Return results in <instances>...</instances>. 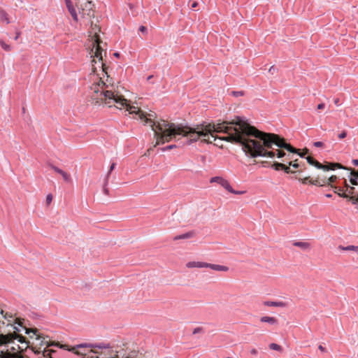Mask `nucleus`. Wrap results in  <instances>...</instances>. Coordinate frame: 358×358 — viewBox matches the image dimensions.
<instances>
[{
	"mask_svg": "<svg viewBox=\"0 0 358 358\" xmlns=\"http://www.w3.org/2000/svg\"><path fill=\"white\" fill-rule=\"evenodd\" d=\"M52 201V195L51 194H49L46 196V203L48 205H49Z\"/></svg>",
	"mask_w": 358,
	"mask_h": 358,
	"instance_id": "nucleus-36",
	"label": "nucleus"
},
{
	"mask_svg": "<svg viewBox=\"0 0 358 358\" xmlns=\"http://www.w3.org/2000/svg\"><path fill=\"white\" fill-rule=\"evenodd\" d=\"M76 5L79 9V13L81 14L83 17L85 15H87L89 17H91L93 15V6L94 4L91 1L89 0H76Z\"/></svg>",
	"mask_w": 358,
	"mask_h": 358,
	"instance_id": "nucleus-7",
	"label": "nucleus"
},
{
	"mask_svg": "<svg viewBox=\"0 0 358 358\" xmlns=\"http://www.w3.org/2000/svg\"><path fill=\"white\" fill-rule=\"evenodd\" d=\"M281 169H282L287 173H294V171L290 170L289 167L285 166V164H282V167Z\"/></svg>",
	"mask_w": 358,
	"mask_h": 358,
	"instance_id": "nucleus-33",
	"label": "nucleus"
},
{
	"mask_svg": "<svg viewBox=\"0 0 358 358\" xmlns=\"http://www.w3.org/2000/svg\"><path fill=\"white\" fill-rule=\"evenodd\" d=\"M306 159L307 160V162L310 165L314 166L315 167L317 168V164H319V162H317V160L314 159L313 157H311L310 156L307 157Z\"/></svg>",
	"mask_w": 358,
	"mask_h": 358,
	"instance_id": "nucleus-24",
	"label": "nucleus"
},
{
	"mask_svg": "<svg viewBox=\"0 0 358 358\" xmlns=\"http://www.w3.org/2000/svg\"><path fill=\"white\" fill-rule=\"evenodd\" d=\"M0 20L1 21L6 22V24L10 23V20L8 19L7 13L3 10H0Z\"/></svg>",
	"mask_w": 358,
	"mask_h": 358,
	"instance_id": "nucleus-21",
	"label": "nucleus"
},
{
	"mask_svg": "<svg viewBox=\"0 0 358 358\" xmlns=\"http://www.w3.org/2000/svg\"><path fill=\"white\" fill-rule=\"evenodd\" d=\"M152 78V76H148V80H150Z\"/></svg>",
	"mask_w": 358,
	"mask_h": 358,
	"instance_id": "nucleus-60",
	"label": "nucleus"
},
{
	"mask_svg": "<svg viewBox=\"0 0 358 358\" xmlns=\"http://www.w3.org/2000/svg\"><path fill=\"white\" fill-rule=\"evenodd\" d=\"M347 136V132L345 131H343L341 134H338V138L340 139H343Z\"/></svg>",
	"mask_w": 358,
	"mask_h": 358,
	"instance_id": "nucleus-39",
	"label": "nucleus"
},
{
	"mask_svg": "<svg viewBox=\"0 0 358 358\" xmlns=\"http://www.w3.org/2000/svg\"><path fill=\"white\" fill-rule=\"evenodd\" d=\"M231 94L234 96H243V92H242V91H233L231 92Z\"/></svg>",
	"mask_w": 358,
	"mask_h": 358,
	"instance_id": "nucleus-35",
	"label": "nucleus"
},
{
	"mask_svg": "<svg viewBox=\"0 0 358 358\" xmlns=\"http://www.w3.org/2000/svg\"><path fill=\"white\" fill-rule=\"evenodd\" d=\"M114 56L118 57L120 56V54L118 52H115Z\"/></svg>",
	"mask_w": 358,
	"mask_h": 358,
	"instance_id": "nucleus-58",
	"label": "nucleus"
},
{
	"mask_svg": "<svg viewBox=\"0 0 358 358\" xmlns=\"http://www.w3.org/2000/svg\"><path fill=\"white\" fill-rule=\"evenodd\" d=\"M262 166H266V162H262Z\"/></svg>",
	"mask_w": 358,
	"mask_h": 358,
	"instance_id": "nucleus-59",
	"label": "nucleus"
},
{
	"mask_svg": "<svg viewBox=\"0 0 358 358\" xmlns=\"http://www.w3.org/2000/svg\"><path fill=\"white\" fill-rule=\"evenodd\" d=\"M354 189H355V188H354L353 187H350V191H349V193H350V194H352V191L354 190Z\"/></svg>",
	"mask_w": 358,
	"mask_h": 358,
	"instance_id": "nucleus-57",
	"label": "nucleus"
},
{
	"mask_svg": "<svg viewBox=\"0 0 358 358\" xmlns=\"http://www.w3.org/2000/svg\"><path fill=\"white\" fill-rule=\"evenodd\" d=\"M218 131L225 133L227 136L219 138L232 143L239 144L245 155L251 158L267 157L274 158L275 145L278 148H284L292 153H297L298 150L287 143L278 135L266 133L251 126L242 117L237 116L231 122H222L218 124Z\"/></svg>",
	"mask_w": 358,
	"mask_h": 358,
	"instance_id": "nucleus-2",
	"label": "nucleus"
},
{
	"mask_svg": "<svg viewBox=\"0 0 358 358\" xmlns=\"http://www.w3.org/2000/svg\"><path fill=\"white\" fill-rule=\"evenodd\" d=\"M0 45L5 51L9 52L12 50L11 46L1 39H0Z\"/></svg>",
	"mask_w": 358,
	"mask_h": 358,
	"instance_id": "nucleus-23",
	"label": "nucleus"
},
{
	"mask_svg": "<svg viewBox=\"0 0 358 358\" xmlns=\"http://www.w3.org/2000/svg\"><path fill=\"white\" fill-rule=\"evenodd\" d=\"M20 34H21V32L20 31H17L15 36L14 37V40L17 41L19 38Z\"/></svg>",
	"mask_w": 358,
	"mask_h": 358,
	"instance_id": "nucleus-44",
	"label": "nucleus"
},
{
	"mask_svg": "<svg viewBox=\"0 0 358 358\" xmlns=\"http://www.w3.org/2000/svg\"><path fill=\"white\" fill-rule=\"evenodd\" d=\"M250 353L253 355H256L257 354V350L256 349L253 348L250 350Z\"/></svg>",
	"mask_w": 358,
	"mask_h": 358,
	"instance_id": "nucleus-48",
	"label": "nucleus"
},
{
	"mask_svg": "<svg viewBox=\"0 0 358 358\" xmlns=\"http://www.w3.org/2000/svg\"><path fill=\"white\" fill-rule=\"evenodd\" d=\"M176 147H177L176 145L173 144V145H168V146H166L165 148H162V150L163 152H165V151L169 150L171 149L175 148Z\"/></svg>",
	"mask_w": 358,
	"mask_h": 358,
	"instance_id": "nucleus-32",
	"label": "nucleus"
},
{
	"mask_svg": "<svg viewBox=\"0 0 358 358\" xmlns=\"http://www.w3.org/2000/svg\"><path fill=\"white\" fill-rule=\"evenodd\" d=\"M118 348V346H115V351H112L111 352L112 355L115 356V358H127V355L126 350L122 348H120V349Z\"/></svg>",
	"mask_w": 358,
	"mask_h": 358,
	"instance_id": "nucleus-12",
	"label": "nucleus"
},
{
	"mask_svg": "<svg viewBox=\"0 0 358 358\" xmlns=\"http://www.w3.org/2000/svg\"><path fill=\"white\" fill-rule=\"evenodd\" d=\"M270 349L281 352L282 350V347L276 343H271L269 345Z\"/></svg>",
	"mask_w": 358,
	"mask_h": 358,
	"instance_id": "nucleus-26",
	"label": "nucleus"
},
{
	"mask_svg": "<svg viewBox=\"0 0 358 358\" xmlns=\"http://www.w3.org/2000/svg\"><path fill=\"white\" fill-rule=\"evenodd\" d=\"M334 189V192L335 193H338V191H341V189L340 188H338L337 187H334V186H331Z\"/></svg>",
	"mask_w": 358,
	"mask_h": 358,
	"instance_id": "nucleus-52",
	"label": "nucleus"
},
{
	"mask_svg": "<svg viewBox=\"0 0 358 358\" xmlns=\"http://www.w3.org/2000/svg\"><path fill=\"white\" fill-rule=\"evenodd\" d=\"M260 320L262 322H267L271 324H277V320L273 317L264 316V317H262Z\"/></svg>",
	"mask_w": 358,
	"mask_h": 358,
	"instance_id": "nucleus-19",
	"label": "nucleus"
},
{
	"mask_svg": "<svg viewBox=\"0 0 358 358\" xmlns=\"http://www.w3.org/2000/svg\"><path fill=\"white\" fill-rule=\"evenodd\" d=\"M4 317H5L6 319H8V317H9V318H11V317H12V315H8L6 313V315L4 316Z\"/></svg>",
	"mask_w": 358,
	"mask_h": 358,
	"instance_id": "nucleus-56",
	"label": "nucleus"
},
{
	"mask_svg": "<svg viewBox=\"0 0 358 358\" xmlns=\"http://www.w3.org/2000/svg\"><path fill=\"white\" fill-rule=\"evenodd\" d=\"M289 165L295 169H297L300 166L299 164L296 163V161L294 162H289Z\"/></svg>",
	"mask_w": 358,
	"mask_h": 358,
	"instance_id": "nucleus-37",
	"label": "nucleus"
},
{
	"mask_svg": "<svg viewBox=\"0 0 358 358\" xmlns=\"http://www.w3.org/2000/svg\"><path fill=\"white\" fill-rule=\"evenodd\" d=\"M275 71V68L274 66H271L270 69H268V72L271 73V74H273Z\"/></svg>",
	"mask_w": 358,
	"mask_h": 358,
	"instance_id": "nucleus-45",
	"label": "nucleus"
},
{
	"mask_svg": "<svg viewBox=\"0 0 358 358\" xmlns=\"http://www.w3.org/2000/svg\"><path fill=\"white\" fill-rule=\"evenodd\" d=\"M195 234H196L194 231H188L183 234L175 236L173 238V240L176 241V240H180V239H187V238H193L195 236Z\"/></svg>",
	"mask_w": 358,
	"mask_h": 358,
	"instance_id": "nucleus-16",
	"label": "nucleus"
},
{
	"mask_svg": "<svg viewBox=\"0 0 358 358\" xmlns=\"http://www.w3.org/2000/svg\"><path fill=\"white\" fill-rule=\"evenodd\" d=\"M318 349L322 352H325V348L321 345L318 346Z\"/></svg>",
	"mask_w": 358,
	"mask_h": 358,
	"instance_id": "nucleus-51",
	"label": "nucleus"
},
{
	"mask_svg": "<svg viewBox=\"0 0 358 358\" xmlns=\"http://www.w3.org/2000/svg\"><path fill=\"white\" fill-rule=\"evenodd\" d=\"M115 166H116L115 163H114V162H113V163H112V164H111V165H110V169H109V171H108V173H107V176H106V178H108V179L110 174V173H111V172L115 169Z\"/></svg>",
	"mask_w": 358,
	"mask_h": 358,
	"instance_id": "nucleus-30",
	"label": "nucleus"
},
{
	"mask_svg": "<svg viewBox=\"0 0 358 358\" xmlns=\"http://www.w3.org/2000/svg\"><path fill=\"white\" fill-rule=\"evenodd\" d=\"M91 98L95 103H104L108 107H115L118 109L126 108L130 114L138 115L145 124L149 125L154 131L156 138L155 147L169 142L173 139L178 140V136L187 138V143L191 144L197 141L212 143L217 139L215 133L218 131V123L211 124L203 122L192 126L176 124L169 123L166 120L155 121V112L146 113L138 108L131 106L127 99L118 92L113 90V87H109L102 80L101 78H96L94 83L90 87Z\"/></svg>",
	"mask_w": 358,
	"mask_h": 358,
	"instance_id": "nucleus-1",
	"label": "nucleus"
},
{
	"mask_svg": "<svg viewBox=\"0 0 358 358\" xmlns=\"http://www.w3.org/2000/svg\"><path fill=\"white\" fill-rule=\"evenodd\" d=\"M201 330H202V329L200 327L195 328L193 331V334L200 333L201 331Z\"/></svg>",
	"mask_w": 358,
	"mask_h": 358,
	"instance_id": "nucleus-43",
	"label": "nucleus"
},
{
	"mask_svg": "<svg viewBox=\"0 0 358 358\" xmlns=\"http://www.w3.org/2000/svg\"><path fill=\"white\" fill-rule=\"evenodd\" d=\"M352 163L354 166H358V159H352Z\"/></svg>",
	"mask_w": 358,
	"mask_h": 358,
	"instance_id": "nucleus-49",
	"label": "nucleus"
},
{
	"mask_svg": "<svg viewBox=\"0 0 358 358\" xmlns=\"http://www.w3.org/2000/svg\"><path fill=\"white\" fill-rule=\"evenodd\" d=\"M324 106H325L324 103H321L317 105V108L318 110H321V109H323L324 108Z\"/></svg>",
	"mask_w": 358,
	"mask_h": 358,
	"instance_id": "nucleus-47",
	"label": "nucleus"
},
{
	"mask_svg": "<svg viewBox=\"0 0 358 358\" xmlns=\"http://www.w3.org/2000/svg\"><path fill=\"white\" fill-rule=\"evenodd\" d=\"M307 152H308V150H306L305 153H300V152H297V154H298L301 157H304L305 154H306V153H307Z\"/></svg>",
	"mask_w": 358,
	"mask_h": 358,
	"instance_id": "nucleus-53",
	"label": "nucleus"
},
{
	"mask_svg": "<svg viewBox=\"0 0 358 358\" xmlns=\"http://www.w3.org/2000/svg\"><path fill=\"white\" fill-rule=\"evenodd\" d=\"M336 168L347 169V170L350 169V168H345L343 166H342L341 164H337V163H329L327 164H322L321 163L319 162V164H317V169H322L324 171H327L329 170H334Z\"/></svg>",
	"mask_w": 358,
	"mask_h": 358,
	"instance_id": "nucleus-8",
	"label": "nucleus"
},
{
	"mask_svg": "<svg viewBox=\"0 0 358 358\" xmlns=\"http://www.w3.org/2000/svg\"><path fill=\"white\" fill-rule=\"evenodd\" d=\"M338 102H339L338 99H336L334 100V103H335L336 105H337V106H338Z\"/></svg>",
	"mask_w": 358,
	"mask_h": 358,
	"instance_id": "nucleus-54",
	"label": "nucleus"
},
{
	"mask_svg": "<svg viewBox=\"0 0 358 358\" xmlns=\"http://www.w3.org/2000/svg\"><path fill=\"white\" fill-rule=\"evenodd\" d=\"M231 191H229V192L231 193H233L234 194H242L244 192H241V191H235L232 187H231Z\"/></svg>",
	"mask_w": 358,
	"mask_h": 358,
	"instance_id": "nucleus-42",
	"label": "nucleus"
},
{
	"mask_svg": "<svg viewBox=\"0 0 358 358\" xmlns=\"http://www.w3.org/2000/svg\"><path fill=\"white\" fill-rule=\"evenodd\" d=\"M108 182V179L106 178L105 182H104V185L103 187V192L105 194H108V189L107 188Z\"/></svg>",
	"mask_w": 358,
	"mask_h": 358,
	"instance_id": "nucleus-29",
	"label": "nucleus"
},
{
	"mask_svg": "<svg viewBox=\"0 0 358 358\" xmlns=\"http://www.w3.org/2000/svg\"><path fill=\"white\" fill-rule=\"evenodd\" d=\"M52 345H57L59 347L62 349H65L69 351L75 352L76 348H97L100 350H103L104 351L101 352L100 355L102 357V358H115V356L112 355V351H115V346L114 345H110V344H105V343H97V344H80L78 345L76 347L72 348L71 349H69L66 345H60L59 343L54 344H48V346H52Z\"/></svg>",
	"mask_w": 358,
	"mask_h": 358,
	"instance_id": "nucleus-4",
	"label": "nucleus"
},
{
	"mask_svg": "<svg viewBox=\"0 0 358 358\" xmlns=\"http://www.w3.org/2000/svg\"><path fill=\"white\" fill-rule=\"evenodd\" d=\"M337 179V177L336 176H331L329 177L327 180H325V185H329L330 183L334 182Z\"/></svg>",
	"mask_w": 358,
	"mask_h": 358,
	"instance_id": "nucleus-27",
	"label": "nucleus"
},
{
	"mask_svg": "<svg viewBox=\"0 0 358 358\" xmlns=\"http://www.w3.org/2000/svg\"><path fill=\"white\" fill-rule=\"evenodd\" d=\"M313 145H314L315 147H317V148H322L324 145L323 143L321 142V141L315 142L313 143Z\"/></svg>",
	"mask_w": 358,
	"mask_h": 358,
	"instance_id": "nucleus-40",
	"label": "nucleus"
},
{
	"mask_svg": "<svg viewBox=\"0 0 358 358\" xmlns=\"http://www.w3.org/2000/svg\"><path fill=\"white\" fill-rule=\"evenodd\" d=\"M274 152H275V157H277L278 159H281L282 157H285L286 154L282 150H280L279 149H276L275 151L273 150Z\"/></svg>",
	"mask_w": 358,
	"mask_h": 358,
	"instance_id": "nucleus-25",
	"label": "nucleus"
},
{
	"mask_svg": "<svg viewBox=\"0 0 358 358\" xmlns=\"http://www.w3.org/2000/svg\"><path fill=\"white\" fill-rule=\"evenodd\" d=\"M352 177L350 178V182L353 185H358V178L355 177V176H352Z\"/></svg>",
	"mask_w": 358,
	"mask_h": 358,
	"instance_id": "nucleus-31",
	"label": "nucleus"
},
{
	"mask_svg": "<svg viewBox=\"0 0 358 358\" xmlns=\"http://www.w3.org/2000/svg\"><path fill=\"white\" fill-rule=\"evenodd\" d=\"M197 5H198V3H197V2H196V1H194V2L192 3V5H191V8H196V7L197 6Z\"/></svg>",
	"mask_w": 358,
	"mask_h": 358,
	"instance_id": "nucleus-50",
	"label": "nucleus"
},
{
	"mask_svg": "<svg viewBox=\"0 0 358 358\" xmlns=\"http://www.w3.org/2000/svg\"><path fill=\"white\" fill-rule=\"evenodd\" d=\"M309 178H310V177H309V176H308V177H306V178H297V179H298L299 181H301L303 184H306L307 182H309V180H310L309 179Z\"/></svg>",
	"mask_w": 358,
	"mask_h": 358,
	"instance_id": "nucleus-34",
	"label": "nucleus"
},
{
	"mask_svg": "<svg viewBox=\"0 0 358 358\" xmlns=\"http://www.w3.org/2000/svg\"><path fill=\"white\" fill-rule=\"evenodd\" d=\"M65 3H66V7L68 8V10L70 13V14L71 15L73 19L77 22L78 20V14L76 13V9L74 8V7L73 6L71 1V0H65Z\"/></svg>",
	"mask_w": 358,
	"mask_h": 358,
	"instance_id": "nucleus-11",
	"label": "nucleus"
},
{
	"mask_svg": "<svg viewBox=\"0 0 358 358\" xmlns=\"http://www.w3.org/2000/svg\"><path fill=\"white\" fill-rule=\"evenodd\" d=\"M210 182H217L220 185H222L224 189H226L227 191H231V186L230 185L229 182L225 180L224 178L220 177V176H215L213 177L210 180Z\"/></svg>",
	"mask_w": 358,
	"mask_h": 358,
	"instance_id": "nucleus-9",
	"label": "nucleus"
},
{
	"mask_svg": "<svg viewBox=\"0 0 358 358\" xmlns=\"http://www.w3.org/2000/svg\"><path fill=\"white\" fill-rule=\"evenodd\" d=\"M338 249L341 250H345V251H350V250H352V251H355V252H358V246H355V245H348V246H342V245H339L338 246Z\"/></svg>",
	"mask_w": 358,
	"mask_h": 358,
	"instance_id": "nucleus-20",
	"label": "nucleus"
},
{
	"mask_svg": "<svg viewBox=\"0 0 358 358\" xmlns=\"http://www.w3.org/2000/svg\"><path fill=\"white\" fill-rule=\"evenodd\" d=\"M7 326H10L14 329V333L17 334V332H20L22 330H25L26 334H29V331L23 324L20 322H16L15 324H8Z\"/></svg>",
	"mask_w": 358,
	"mask_h": 358,
	"instance_id": "nucleus-13",
	"label": "nucleus"
},
{
	"mask_svg": "<svg viewBox=\"0 0 358 358\" xmlns=\"http://www.w3.org/2000/svg\"><path fill=\"white\" fill-rule=\"evenodd\" d=\"M227 358H232V357H227Z\"/></svg>",
	"mask_w": 358,
	"mask_h": 358,
	"instance_id": "nucleus-61",
	"label": "nucleus"
},
{
	"mask_svg": "<svg viewBox=\"0 0 358 358\" xmlns=\"http://www.w3.org/2000/svg\"><path fill=\"white\" fill-rule=\"evenodd\" d=\"M338 196H341V197H343V198H347V199H348L350 201V197H354L353 196H348V195L347 194H345V193H338Z\"/></svg>",
	"mask_w": 358,
	"mask_h": 358,
	"instance_id": "nucleus-38",
	"label": "nucleus"
},
{
	"mask_svg": "<svg viewBox=\"0 0 358 358\" xmlns=\"http://www.w3.org/2000/svg\"><path fill=\"white\" fill-rule=\"evenodd\" d=\"M309 183H310L313 185H315V186L322 187V186L325 185V180H320L319 179L311 180H309Z\"/></svg>",
	"mask_w": 358,
	"mask_h": 358,
	"instance_id": "nucleus-22",
	"label": "nucleus"
},
{
	"mask_svg": "<svg viewBox=\"0 0 358 358\" xmlns=\"http://www.w3.org/2000/svg\"><path fill=\"white\" fill-rule=\"evenodd\" d=\"M206 268H210L214 271H224L227 272L229 271V267L223 265H219V264H208L207 263V266H206Z\"/></svg>",
	"mask_w": 358,
	"mask_h": 358,
	"instance_id": "nucleus-14",
	"label": "nucleus"
},
{
	"mask_svg": "<svg viewBox=\"0 0 358 358\" xmlns=\"http://www.w3.org/2000/svg\"><path fill=\"white\" fill-rule=\"evenodd\" d=\"M101 43L99 36L95 32L92 36V48L90 52L91 57L94 58L92 59V71L95 73L97 68H99L102 69L103 73L106 74L105 65L102 62V48L100 45Z\"/></svg>",
	"mask_w": 358,
	"mask_h": 358,
	"instance_id": "nucleus-3",
	"label": "nucleus"
},
{
	"mask_svg": "<svg viewBox=\"0 0 358 358\" xmlns=\"http://www.w3.org/2000/svg\"><path fill=\"white\" fill-rule=\"evenodd\" d=\"M15 340H17L18 343L21 344V345H19L18 349L25 350L27 348L28 345L25 338L15 333L7 334H1L0 346L5 345L6 344H14Z\"/></svg>",
	"mask_w": 358,
	"mask_h": 358,
	"instance_id": "nucleus-5",
	"label": "nucleus"
},
{
	"mask_svg": "<svg viewBox=\"0 0 358 358\" xmlns=\"http://www.w3.org/2000/svg\"><path fill=\"white\" fill-rule=\"evenodd\" d=\"M50 167L56 173L60 174V176H62L63 180L66 182H71V176L69 173H67L66 172L64 171L61 169H59V168H58V167H57V166H55L54 165H50Z\"/></svg>",
	"mask_w": 358,
	"mask_h": 358,
	"instance_id": "nucleus-10",
	"label": "nucleus"
},
{
	"mask_svg": "<svg viewBox=\"0 0 358 358\" xmlns=\"http://www.w3.org/2000/svg\"><path fill=\"white\" fill-rule=\"evenodd\" d=\"M325 196H326L327 198H331V197H332V195H331V194H325Z\"/></svg>",
	"mask_w": 358,
	"mask_h": 358,
	"instance_id": "nucleus-55",
	"label": "nucleus"
},
{
	"mask_svg": "<svg viewBox=\"0 0 358 358\" xmlns=\"http://www.w3.org/2000/svg\"><path fill=\"white\" fill-rule=\"evenodd\" d=\"M206 266H207V263L202 262H189L186 264V266L189 268H206Z\"/></svg>",
	"mask_w": 358,
	"mask_h": 358,
	"instance_id": "nucleus-15",
	"label": "nucleus"
},
{
	"mask_svg": "<svg viewBox=\"0 0 358 358\" xmlns=\"http://www.w3.org/2000/svg\"><path fill=\"white\" fill-rule=\"evenodd\" d=\"M264 304L266 306H274V307H285V303L282 301H266L264 302Z\"/></svg>",
	"mask_w": 358,
	"mask_h": 358,
	"instance_id": "nucleus-18",
	"label": "nucleus"
},
{
	"mask_svg": "<svg viewBox=\"0 0 358 358\" xmlns=\"http://www.w3.org/2000/svg\"><path fill=\"white\" fill-rule=\"evenodd\" d=\"M139 31H141V32H143V33H145V32H146L147 29H146V27H144V26H141V27H139Z\"/></svg>",
	"mask_w": 358,
	"mask_h": 358,
	"instance_id": "nucleus-46",
	"label": "nucleus"
},
{
	"mask_svg": "<svg viewBox=\"0 0 358 358\" xmlns=\"http://www.w3.org/2000/svg\"><path fill=\"white\" fill-rule=\"evenodd\" d=\"M282 164H283L282 163L275 162L272 164L271 167L275 170L278 171L280 169H282Z\"/></svg>",
	"mask_w": 358,
	"mask_h": 358,
	"instance_id": "nucleus-28",
	"label": "nucleus"
},
{
	"mask_svg": "<svg viewBox=\"0 0 358 358\" xmlns=\"http://www.w3.org/2000/svg\"><path fill=\"white\" fill-rule=\"evenodd\" d=\"M127 358H128V357Z\"/></svg>",
	"mask_w": 358,
	"mask_h": 358,
	"instance_id": "nucleus-62",
	"label": "nucleus"
},
{
	"mask_svg": "<svg viewBox=\"0 0 358 358\" xmlns=\"http://www.w3.org/2000/svg\"><path fill=\"white\" fill-rule=\"evenodd\" d=\"M349 170L351 171V172H350V175L351 176H355V177L358 178V171H355V170H352L351 169H350Z\"/></svg>",
	"mask_w": 358,
	"mask_h": 358,
	"instance_id": "nucleus-41",
	"label": "nucleus"
},
{
	"mask_svg": "<svg viewBox=\"0 0 358 358\" xmlns=\"http://www.w3.org/2000/svg\"><path fill=\"white\" fill-rule=\"evenodd\" d=\"M9 345L0 346V358H24L22 354L24 350L18 349L19 344L14 343L12 346Z\"/></svg>",
	"mask_w": 358,
	"mask_h": 358,
	"instance_id": "nucleus-6",
	"label": "nucleus"
},
{
	"mask_svg": "<svg viewBox=\"0 0 358 358\" xmlns=\"http://www.w3.org/2000/svg\"><path fill=\"white\" fill-rule=\"evenodd\" d=\"M293 245L296 247L300 248L303 250H307L310 248V245L308 242L304 241H295L293 243Z\"/></svg>",
	"mask_w": 358,
	"mask_h": 358,
	"instance_id": "nucleus-17",
	"label": "nucleus"
}]
</instances>
